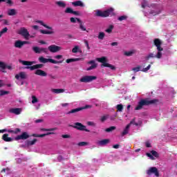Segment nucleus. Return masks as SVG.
I'll use <instances>...</instances> for the list:
<instances>
[{
    "instance_id": "nucleus-42",
    "label": "nucleus",
    "mask_w": 177,
    "mask_h": 177,
    "mask_svg": "<svg viewBox=\"0 0 177 177\" xmlns=\"http://www.w3.org/2000/svg\"><path fill=\"white\" fill-rule=\"evenodd\" d=\"M8 32V28H3L1 31H0V38L3 35V34Z\"/></svg>"
},
{
    "instance_id": "nucleus-32",
    "label": "nucleus",
    "mask_w": 177,
    "mask_h": 177,
    "mask_svg": "<svg viewBox=\"0 0 177 177\" xmlns=\"http://www.w3.org/2000/svg\"><path fill=\"white\" fill-rule=\"evenodd\" d=\"M115 129H117V127L115 126H111L109 128H106L105 129V132H108V133L113 132V131H115Z\"/></svg>"
},
{
    "instance_id": "nucleus-56",
    "label": "nucleus",
    "mask_w": 177,
    "mask_h": 177,
    "mask_svg": "<svg viewBox=\"0 0 177 177\" xmlns=\"http://www.w3.org/2000/svg\"><path fill=\"white\" fill-rule=\"evenodd\" d=\"M55 59H57V60H60V59L63 58V55H57L54 57Z\"/></svg>"
},
{
    "instance_id": "nucleus-37",
    "label": "nucleus",
    "mask_w": 177,
    "mask_h": 177,
    "mask_svg": "<svg viewBox=\"0 0 177 177\" xmlns=\"http://www.w3.org/2000/svg\"><path fill=\"white\" fill-rule=\"evenodd\" d=\"M41 34H44V35H52L54 34L53 31H48L45 30H40Z\"/></svg>"
},
{
    "instance_id": "nucleus-40",
    "label": "nucleus",
    "mask_w": 177,
    "mask_h": 177,
    "mask_svg": "<svg viewBox=\"0 0 177 177\" xmlns=\"http://www.w3.org/2000/svg\"><path fill=\"white\" fill-rule=\"evenodd\" d=\"M41 131H44L45 132H50V131H56V128H51V129H44L41 128L40 129Z\"/></svg>"
},
{
    "instance_id": "nucleus-50",
    "label": "nucleus",
    "mask_w": 177,
    "mask_h": 177,
    "mask_svg": "<svg viewBox=\"0 0 177 177\" xmlns=\"http://www.w3.org/2000/svg\"><path fill=\"white\" fill-rule=\"evenodd\" d=\"M136 118H134L131 122H130V126L132 125V124H133V125H136V127H138L139 125V124L136 123V122H135Z\"/></svg>"
},
{
    "instance_id": "nucleus-6",
    "label": "nucleus",
    "mask_w": 177,
    "mask_h": 177,
    "mask_svg": "<svg viewBox=\"0 0 177 177\" xmlns=\"http://www.w3.org/2000/svg\"><path fill=\"white\" fill-rule=\"evenodd\" d=\"M39 62L40 63H48L49 62L50 63H53V64H60L63 63V61H56L53 59H46L44 57H39Z\"/></svg>"
},
{
    "instance_id": "nucleus-20",
    "label": "nucleus",
    "mask_w": 177,
    "mask_h": 177,
    "mask_svg": "<svg viewBox=\"0 0 177 177\" xmlns=\"http://www.w3.org/2000/svg\"><path fill=\"white\" fill-rule=\"evenodd\" d=\"M25 44H27V41H22L18 40L15 42L14 46H15V48H19L20 49V48H23V46Z\"/></svg>"
},
{
    "instance_id": "nucleus-19",
    "label": "nucleus",
    "mask_w": 177,
    "mask_h": 177,
    "mask_svg": "<svg viewBox=\"0 0 177 177\" xmlns=\"http://www.w3.org/2000/svg\"><path fill=\"white\" fill-rule=\"evenodd\" d=\"M88 64H92L90 67L87 68L86 71H91V70H94L97 67V64L95 62V60H91L88 62Z\"/></svg>"
},
{
    "instance_id": "nucleus-63",
    "label": "nucleus",
    "mask_w": 177,
    "mask_h": 177,
    "mask_svg": "<svg viewBox=\"0 0 177 177\" xmlns=\"http://www.w3.org/2000/svg\"><path fill=\"white\" fill-rule=\"evenodd\" d=\"M21 129L19 128L15 129V131H14V133H19V132H21Z\"/></svg>"
},
{
    "instance_id": "nucleus-26",
    "label": "nucleus",
    "mask_w": 177,
    "mask_h": 177,
    "mask_svg": "<svg viewBox=\"0 0 177 177\" xmlns=\"http://www.w3.org/2000/svg\"><path fill=\"white\" fill-rule=\"evenodd\" d=\"M80 60H81V58H71V59H67L66 60V63L70 64L74 62H80Z\"/></svg>"
},
{
    "instance_id": "nucleus-10",
    "label": "nucleus",
    "mask_w": 177,
    "mask_h": 177,
    "mask_svg": "<svg viewBox=\"0 0 177 177\" xmlns=\"http://www.w3.org/2000/svg\"><path fill=\"white\" fill-rule=\"evenodd\" d=\"M96 76H92V75H86L82 77V78L80 79V82H92V81H95V80H97Z\"/></svg>"
},
{
    "instance_id": "nucleus-49",
    "label": "nucleus",
    "mask_w": 177,
    "mask_h": 177,
    "mask_svg": "<svg viewBox=\"0 0 177 177\" xmlns=\"http://www.w3.org/2000/svg\"><path fill=\"white\" fill-rule=\"evenodd\" d=\"M38 102V98L35 96H32V103L34 104L35 103H37Z\"/></svg>"
},
{
    "instance_id": "nucleus-58",
    "label": "nucleus",
    "mask_w": 177,
    "mask_h": 177,
    "mask_svg": "<svg viewBox=\"0 0 177 177\" xmlns=\"http://www.w3.org/2000/svg\"><path fill=\"white\" fill-rule=\"evenodd\" d=\"M147 6V1L144 0V2L142 3V8L145 9V8H146Z\"/></svg>"
},
{
    "instance_id": "nucleus-44",
    "label": "nucleus",
    "mask_w": 177,
    "mask_h": 177,
    "mask_svg": "<svg viewBox=\"0 0 177 177\" xmlns=\"http://www.w3.org/2000/svg\"><path fill=\"white\" fill-rule=\"evenodd\" d=\"M5 95H9V91L0 90V96H5Z\"/></svg>"
},
{
    "instance_id": "nucleus-45",
    "label": "nucleus",
    "mask_w": 177,
    "mask_h": 177,
    "mask_svg": "<svg viewBox=\"0 0 177 177\" xmlns=\"http://www.w3.org/2000/svg\"><path fill=\"white\" fill-rule=\"evenodd\" d=\"M78 49H80V46H75L72 49L73 53H78Z\"/></svg>"
},
{
    "instance_id": "nucleus-13",
    "label": "nucleus",
    "mask_w": 177,
    "mask_h": 177,
    "mask_svg": "<svg viewBox=\"0 0 177 177\" xmlns=\"http://www.w3.org/2000/svg\"><path fill=\"white\" fill-rule=\"evenodd\" d=\"M15 80L20 81V80H27V73L24 71L19 72L15 75Z\"/></svg>"
},
{
    "instance_id": "nucleus-54",
    "label": "nucleus",
    "mask_w": 177,
    "mask_h": 177,
    "mask_svg": "<svg viewBox=\"0 0 177 177\" xmlns=\"http://www.w3.org/2000/svg\"><path fill=\"white\" fill-rule=\"evenodd\" d=\"M87 125L89 127H96V124L93 122H87Z\"/></svg>"
},
{
    "instance_id": "nucleus-16",
    "label": "nucleus",
    "mask_w": 177,
    "mask_h": 177,
    "mask_svg": "<svg viewBox=\"0 0 177 177\" xmlns=\"http://www.w3.org/2000/svg\"><path fill=\"white\" fill-rule=\"evenodd\" d=\"M28 138H30V136L28 135V133H27V132H24L21 133V135L17 136L15 138V140H24L26 139H28Z\"/></svg>"
},
{
    "instance_id": "nucleus-11",
    "label": "nucleus",
    "mask_w": 177,
    "mask_h": 177,
    "mask_svg": "<svg viewBox=\"0 0 177 177\" xmlns=\"http://www.w3.org/2000/svg\"><path fill=\"white\" fill-rule=\"evenodd\" d=\"M47 49L51 52V53H57V52H60V50H62V47L53 44L49 46Z\"/></svg>"
},
{
    "instance_id": "nucleus-24",
    "label": "nucleus",
    "mask_w": 177,
    "mask_h": 177,
    "mask_svg": "<svg viewBox=\"0 0 177 177\" xmlns=\"http://www.w3.org/2000/svg\"><path fill=\"white\" fill-rule=\"evenodd\" d=\"M36 23H38L39 24H41V26H43V27H45V28H47L48 30H53V28L44 23V21L37 20L36 21Z\"/></svg>"
},
{
    "instance_id": "nucleus-31",
    "label": "nucleus",
    "mask_w": 177,
    "mask_h": 177,
    "mask_svg": "<svg viewBox=\"0 0 177 177\" xmlns=\"http://www.w3.org/2000/svg\"><path fill=\"white\" fill-rule=\"evenodd\" d=\"M78 23L80 24V28L82 31H86V28L82 24V21L81 19H77Z\"/></svg>"
},
{
    "instance_id": "nucleus-14",
    "label": "nucleus",
    "mask_w": 177,
    "mask_h": 177,
    "mask_svg": "<svg viewBox=\"0 0 177 177\" xmlns=\"http://www.w3.org/2000/svg\"><path fill=\"white\" fill-rule=\"evenodd\" d=\"M147 175H151L154 174L156 176H160V173H158V169L157 167H150L149 170L147 171Z\"/></svg>"
},
{
    "instance_id": "nucleus-15",
    "label": "nucleus",
    "mask_w": 177,
    "mask_h": 177,
    "mask_svg": "<svg viewBox=\"0 0 177 177\" xmlns=\"http://www.w3.org/2000/svg\"><path fill=\"white\" fill-rule=\"evenodd\" d=\"M0 68H1L2 73H6L5 70H6V68H8V70H12V66L6 65L5 62L0 61Z\"/></svg>"
},
{
    "instance_id": "nucleus-47",
    "label": "nucleus",
    "mask_w": 177,
    "mask_h": 177,
    "mask_svg": "<svg viewBox=\"0 0 177 177\" xmlns=\"http://www.w3.org/2000/svg\"><path fill=\"white\" fill-rule=\"evenodd\" d=\"M127 17L125 15H122L118 17V20H119V21H122L123 20H127Z\"/></svg>"
},
{
    "instance_id": "nucleus-30",
    "label": "nucleus",
    "mask_w": 177,
    "mask_h": 177,
    "mask_svg": "<svg viewBox=\"0 0 177 177\" xmlns=\"http://www.w3.org/2000/svg\"><path fill=\"white\" fill-rule=\"evenodd\" d=\"M113 30H114V25H109V28L105 30V32L111 34V32H113Z\"/></svg>"
},
{
    "instance_id": "nucleus-23",
    "label": "nucleus",
    "mask_w": 177,
    "mask_h": 177,
    "mask_svg": "<svg viewBox=\"0 0 177 177\" xmlns=\"http://www.w3.org/2000/svg\"><path fill=\"white\" fill-rule=\"evenodd\" d=\"M129 128H131V124H129L126 126L125 129L124 131L122 132V136H125V135H128L129 132Z\"/></svg>"
},
{
    "instance_id": "nucleus-29",
    "label": "nucleus",
    "mask_w": 177,
    "mask_h": 177,
    "mask_svg": "<svg viewBox=\"0 0 177 177\" xmlns=\"http://www.w3.org/2000/svg\"><path fill=\"white\" fill-rule=\"evenodd\" d=\"M81 110H84V108H76L71 110L68 112V114H74V113H78V111H81Z\"/></svg>"
},
{
    "instance_id": "nucleus-59",
    "label": "nucleus",
    "mask_w": 177,
    "mask_h": 177,
    "mask_svg": "<svg viewBox=\"0 0 177 177\" xmlns=\"http://www.w3.org/2000/svg\"><path fill=\"white\" fill-rule=\"evenodd\" d=\"M62 138L63 139H68L71 138V136L68 134H65V135H62Z\"/></svg>"
},
{
    "instance_id": "nucleus-41",
    "label": "nucleus",
    "mask_w": 177,
    "mask_h": 177,
    "mask_svg": "<svg viewBox=\"0 0 177 177\" xmlns=\"http://www.w3.org/2000/svg\"><path fill=\"white\" fill-rule=\"evenodd\" d=\"M53 132H48V133H44V134H39V138H44V136H48L49 135H53Z\"/></svg>"
},
{
    "instance_id": "nucleus-5",
    "label": "nucleus",
    "mask_w": 177,
    "mask_h": 177,
    "mask_svg": "<svg viewBox=\"0 0 177 177\" xmlns=\"http://www.w3.org/2000/svg\"><path fill=\"white\" fill-rule=\"evenodd\" d=\"M72 128L77 129V131H84L85 132H91V131L86 129V126L82 124L81 122H75L74 125H70Z\"/></svg>"
},
{
    "instance_id": "nucleus-60",
    "label": "nucleus",
    "mask_w": 177,
    "mask_h": 177,
    "mask_svg": "<svg viewBox=\"0 0 177 177\" xmlns=\"http://www.w3.org/2000/svg\"><path fill=\"white\" fill-rule=\"evenodd\" d=\"M3 21L5 26H9V21L7 19H3Z\"/></svg>"
},
{
    "instance_id": "nucleus-27",
    "label": "nucleus",
    "mask_w": 177,
    "mask_h": 177,
    "mask_svg": "<svg viewBox=\"0 0 177 177\" xmlns=\"http://www.w3.org/2000/svg\"><path fill=\"white\" fill-rule=\"evenodd\" d=\"M51 91L53 92V93H63L64 92V89H63V88H53V89H51Z\"/></svg>"
},
{
    "instance_id": "nucleus-8",
    "label": "nucleus",
    "mask_w": 177,
    "mask_h": 177,
    "mask_svg": "<svg viewBox=\"0 0 177 177\" xmlns=\"http://www.w3.org/2000/svg\"><path fill=\"white\" fill-rule=\"evenodd\" d=\"M162 57V53L158 52L157 53L156 55L154 54V53H150L145 57V60H150V59H161Z\"/></svg>"
},
{
    "instance_id": "nucleus-21",
    "label": "nucleus",
    "mask_w": 177,
    "mask_h": 177,
    "mask_svg": "<svg viewBox=\"0 0 177 177\" xmlns=\"http://www.w3.org/2000/svg\"><path fill=\"white\" fill-rule=\"evenodd\" d=\"M110 143V140L104 139L97 142V145L99 146H106V145H109Z\"/></svg>"
},
{
    "instance_id": "nucleus-39",
    "label": "nucleus",
    "mask_w": 177,
    "mask_h": 177,
    "mask_svg": "<svg viewBox=\"0 0 177 177\" xmlns=\"http://www.w3.org/2000/svg\"><path fill=\"white\" fill-rule=\"evenodd\" d=\"M151 154H152L153 157H156V158H158V157H160L158 152L154 150L151 151Z\"/></svg>"
},
{
    "instance_id": "nucleus-38",
    "label": "nucleus",
    "mask_w": 177,
    "mask_h": 177,
    "mask_svg": "<svg viewBox=\"0 0 177 177\" xmlns=\"http://www.w3.org/2000/svg\"><path fill=\"white\" fill-rule=\"evenodd\" d=\"M116 109L118 111L121 113L124 110V105H122V104H118L116 106Z\"/></svg>"
},
{
    "instance_id": "nucleus-9",
    "label": "nucleus",
    "mask_w": 177,
    "mask_h": 177,
    "mask_svg": "<svg viewBox=\"0 0 177 177\" xmlns=\"http://www.w3.org/2000/svg\"><path fill=\"white\" fill-rule=\"evenodd\" d=\"M32 50L35 53L40 54V53H45L46 55H49V50L46 48H39L38 46H33Z\"/></svg>"
},
{
    "instance_id": "nucleus-18",
    "label": "nucleus",
    "mask_w": 177,
    "mask_h": 177,
    "mask_svg": "<svg viewBox=\"0 0 177 177\" xmlns=\"http://www.w3.org/2000/svg\"><path fill=\"white\" fill-rule=\"evenodd\" d=\"M65 13H71V15H74L75 16H80L81 15L79 11H73V8H66L65 10Z\"/></svg>"
},
{
    "instance_id": "nucleus-3",
    "label": "nucleus",
    "mask_w": 177,
    "mask_h": 177,
    "mask_svg": "<svg viewBox=\"0 0 177 177\" xmlns=\"http://www.w3.org/2000/svg\"><path fill=\"white\" fill-rule=\"evenodd\" d=\"M95 16L97 17H109V16H115V13H114V9L113 8H109L105 11L97 10Z\"/></svg>"
},
{
    "instance_id": "nucleus-4",
    "label": "nucleus",
    "mask_w": 177,
    "mask_h": 177,
    "mask_svg": "<svg viewBox=\"0 0 177 177\" xmlns=\"http://www.w3.org/2000/svg\"><path fill=\"white\" fill-rule=\"evenodd\" d=\"M97 62H99V63H102L101 67H109L111 70H113V71H115V67L113 65H111L109 63H107V57H102L100 58L96 59Z\"/></svg>"
},
{
    "instance_id": "nucleus-57",
    "label": "nucleus",
    "mask_w": 177,
    "mask_h": 177,
    "mask_svg": "<svg viewBox=\"0 0 177 177\" xmlns=\"http://www.w3.org/2000/svg\"><path fill=\"white\" fill-rule=\"evenodd\" d=\"M84 44L88 49V50H89V49H91V47L89 46V43L88 42V40H84Z\"/></svg>"
},
{
    "instance_id": "nucleus-62",
    "label": "nucleus",
    "mask_w": 177,
    "mask_h": 177,
    "mask_svg": "<svg viewBox=\"0 0 177 177\" xmlns=\"http://www.w3.org/2000/svg\"><path fill=\"white\" fill-rule=\"evenodd\" d=\"M35 122H36V124H38L39 122H44V120L43 119H38V120H36L35 121Z\"/></svg>"
},
{
    "instance_id": "nucleus-52",
    "label": "nucleus",
    "mask_w": 177,
    "mask_h": 177,
    "mask_svg": "<svg viewBox=\"0 0 177 177\" xmlns=\"http://www.w3.org/2000/svg\"><path fill=\"white\" fill-rule=\"evenodd\" d=\"M132 71H136V73H138V71H140V66H136L135 68H133Z\"/></svg>"
},
{
    "instance_id": "nucleus-12",
    "label": "nucleus",
    "mask_w": 177,
    "mask_h": 177,
    "mask_svg": "<svg viewBox=\"0 0 177 177\" xmlns=\"http://www.w3.org/2000/svg\"><path fill=\"white\" fill-rule=\"evenodd\" d=\"M153 44L155 46H156L158 52H162V50H164V48L161 47L162 43L161 42V40H160V39H155L153 40Z\"/></svg>"
},
{
    "instance_id": "nucleus-35",
    "label": "nucleus",
    "mask_w": 177,
    "mask_h": 177,
    "mask_svg": "<svg viewBox=\"0 0 177 177\" xmlns=\"http://www.w3.org/2000/svg\"><path fill=\"white\" fill-rule=\"evenodd\" d=\"M106 36V34H104V32H100L98 34V39L103 40L104 39V37Z\"/></svg>"
},
{
    "instance_id": "nucleus-34",
    "label": "nucleus",
    "mask_w": 177,
    "mask_h": 177,
    "mask_svg": "<svg viewBox=\"0 0 177 177\" xmlns=\"http://www.w3.org/2000/svg\"><path fill=\"white\" fill-rule=\"evenodd\" d=\"M56 5H57V6H59V8H66V3H64L62 1H57Z\"/></svg>"
},
{
    "instance_id": "nucleus-17",
    "label": "nucleus",
    "mask_w": 177,
    "mask_h": 177,
    "mask_svg": "<svg viewBox=\"0 0 177 177\" xmlns=\"http://www.w3.org/2000/svg\"><path fill=\"white\" fill-rule=\"evenodd\" d=\"M9 113L11 114H15V115H19V114H21V109L12 108L9 110Z\"/></svg>"
},
{
    "instance_id": "nucleus-28",
    "label": "nucleus",
    "mask_w": 177,
    "mask_h": 177,
    "mask_svg": "<svg viewBox=\"0 0 177 177\" xmlns=\"http://www.w3.org/2000/svg\"><path fill=\"white\" fill-rule=\"evenodd\" d=\"M38 140H37V138H34L32 141L30 140H28L26 142V145L27 146H32L34 145H35V143H37Z\"/></svg>"
},
{
    "instance_id": "nucleus-2",
    "label": "nucleus",
    "mask_w": 177,
    "mask_h": 177,
    "mask_svg": "<svg viewBox=\"0 0 177 177\" xmlns=\"http://www.w3.org/2000/svg\"><path fill=\"white\" fill-rule=\"evenodd\" d=\"M158 102V100H149V98H145L141 100L137 106L135 108V110H142L143 109V106H150V104H156Z\"/></svg>"
},
{
    "instance_id": "nucleus-1",
    "label": "nucleus",
    "mask_w": 177,
    "mask_h": 177,
    "mask_svg": "<svg viewBox=\"0 0 177 177\" xmlns=\"http://www.w3.org/2000/svg\"><path fill=\"white\" fill-rule=\"evenodd\" d=\"M19 62L21 63V64H23V66H28L24 67V68H26V70H30V71L36 70L35 72V74L36 75H39L40 77H46V75H48V73H46V72L39 69L44 67V64H42L32 66V64H35V62L34 61L21 60Z\"/></svg>"
},
{
    "instance_id": "nucleus-7",
    "label": "nucleus",
    "mask_w": 177,
    "mask_h": 177,
    "mask_svg": "<svg viewBox=\"0 0 177 177\" xmlns=\"http://www.w3.org/2000/svg\"><path fill=\"white\" fill-rule=\"evenodd\" d=\"M18 34L24 37L25 39H30V32H28V30H27V28L25 27L21 28L18 31Z\"/></svg>"
},
{
    "instance_id": "nucleus-53",
    "label": "nucleus",
    "mask_w": 177,
    "mask_h": 177,
    "mask_svg": "<svg viewBox=\"0 0 177 177\" xmlns=\"http://www.w3.org/2000/svg\"><path fill=\"white\" fill-rule=\"evenodd\" d=\"M108 118V116L107 115H104V116H102L101 117V122H104V121H106V120H107Z\"/></svg>"
},
{
    "instance_id": "nucleus-64",
    "label": "nucleus",
    "mask_w": 177,
    "mask_h": 177,
    "mask_svg": "<svg viewBox=\"0 0 177 177\" xmlns=\"http://www.w3.org/2000/svg\"><path fill=\"white\" fill-rule=\"evenodd\" d=\"M113 149H119L120 148V145L117 144L113 146Z\"/></svg>"
},
{
    "instance_id": "nucleus-22",
    "label": "nucleus",
    "mask_w": 177,
    "mask_h": 177,
    "mask_svg": "<svg viewBox=\"0 0 177 177\" xmlns=\"http://www.w3.org/2000/svg\"><path fill=\"white\" fill-rule=\"evenodd\" d=\"M2 140H4V142H12L13 138L9 137V134L5 133L2 136Z\"/></svg>"
},
{
    "instance_id": "nucleus-51",
    "label": "nucleus",
    "mask_w": 177,
    "mask_h": 177,
    "mask_svg": "<svg viewBox=\"0 0 177 177\" xmlns=\"http://www.w3.org/2000/svg\"><path fill=\"white\" fill-rule=\"evenodd\" d=\"M78 19H80L79 18L71 17V23H77V21H78Z\"/></svg>"
},
{
    "instance_id": "nucleus-61",
    "label": "nucleus",
    "mask_w": 177,
    "mask_h": 177,
    "mask_svg": "<svg viewBox=\"0 0 177 177\" xmlns=\"http://www.w3.org/2000/svg\"><path fill=\"white\" fill-rule=\"evenodd\" d=\"M48 76L50 77V78H51V80H56V78H57L56 75H48Z\"/></svg>"
},
{
    "instance_id": "nucleus-48",
    "label": "nucleus",
    "mask_w": 177,
    "mask_h": 177,
    "mask_svg": "<svg viewBox=\"0 0 177 177\" xmlns=\"http://www.w3.org/2000/svg\"><path fill=\"white\" fill-rule=\"evenodd\" d=\"M151 67V65H148L147 67L144 68L142 71L143 73H147V71H149L150 70V68Z\"/></svg>"
},
{
    "instance_id": "nucleus-46",
    "label": "nucleus",
    "mask_w": 177,
    "mask_h": 177,
    "mask_svg": "<svg viewBox=\"0 0 177 177\" xmlns=\"http://www.w3.org/2000/svg\"><path fill=\"white\" fill-rule=\"evenodd\" d=\"M80 147L88 146V143L87 142H80L78 144Z\"/></svg>"
},
{
    "instance_id": "nucleus-55",
    "label": "nucleus",
    "mask_w": 177,
    "mask_h": 177,
    "mask_svg": "<svg viewBox=\"0 0 177 177\" xmlns=\"http://www.w3.org/2000/svg\"><path fill=\"white\" fill-rule=\"evenodd\" d=\"M147 157H149L151 160H156V158H154V156H153V154H151V153H147Z\"/></svg>"
},
{
    "instance_id": "nucleus-43",
    "label": "nucleus",
    "mask_w": 177,
    "mask_h": 177,
    "mask_svg": "<svg viewBox=\"0 0 177 177\" xmlns=\"http://www.w3.org/2000/svg\"><path fill=\"white\" fill-rule=\"evenodd\" d=\"M2 2H6V3H8V5H13V1H12V0H0V3H2Z\"/></svg>"
},
{
    "instance_id": "nucleus-36",
    "label": "nucleus",
    "mask_w": 177,
    "mask_h": 177,
    "mask_svg": "<svg viewBox=\"0 0 177 177\" xmlns=\"http://www.w3.org/2000/svg\"><path fill=\"white\" fill-rule=\"evenodd\" d=\"M135 50L125 51L124 55V56H133L134 55Z\"/></svg>"
},
{
    "instance_id": "nucleus-33",
    "label": "nucleus",
    "mask_w": 177,
    "mask_h": 177,
    "mask_svg": "<svg viewBox=\"0 0 177 177\" xmlns=\"http://www.w3.org/2000/svg\"><path fill=\"white\" fill-rule=\"evenodd\" d=\"M16 10L15 9H10L8 11V16H15L16 15Z\"/></svg>"
},
{
    "instance_id": "nucleus-25",
    "label": "nucleus",
    "mask_w": 177,
    "mask_h": 177,
    "mask_svg": "<svg viewBox=\"0 0 177 177\" xmlns=\"http://www.w3.org/2000/svg\"><path fill=\"white\" fill-rule=\"evenodd\" d=\"M72 5L73 6H81L82 8H84V3L81 1H76L74 2H72Z\"/></svg>"
}]
</instances>
